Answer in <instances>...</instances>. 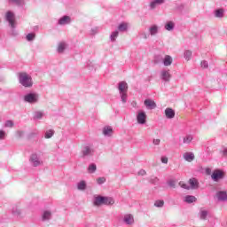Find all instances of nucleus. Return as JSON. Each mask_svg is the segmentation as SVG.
Listing matches in <instances>:
<instances>
[{
    "label": "nucleus",
    "mask_w": 227,
    "mask_h": 227,
    "mask_svg": "<svg viewBox=\"0 0 227 227\" xmlns=\"http://www.w3.org/2000/svg\"><path fill=\"white\" fill-rule=\"evenodd\" d=\"M183 157L187 162H192V160H194V153L192 152L184 153Z\"/></svg>",
    "instance_id": "nucleus-9"
},
{
    "label": "nucleus",
    "mask_w": 227,
    "mask_h": 227,
    "mask_svg": "<svg viewBox=\"0 0 227 227\" xmlns=\"http://www.w3.org/2000/svg\"><path fill=\"white\" fill-rule=\"evenodd\" d=\"M42 116H43L42 113L38 112L35 114V118H36L37 120H40V118H42Z\"/></svg>",
    "instance_id": "nucleus-42"
},
{
    "label": "nucleus",
    "mask_w": 227,
    "mask_h": 227,
    "mask_svg": "<svg viewBox=\"0 0 227 227\" xmlns=\"http://www.w3.org/2000/svg\"><path fill=\"white\" fill-rule=\"evenodd\" d=\"M93 153V150L90 148L89 146L84 147L82 150V157H86V155H91Z\"/></svg>",
    "instance_id": "nucleus-19"
},
{
    "label": "nucleus",
    "mask_w": 227,
    "mask_h": 227,
    "mask_svg": "<svg viewBox=\"0 0 227 227\" xmlns=\"http://www.w3.org/2000/svg\"><path fill=\"white\" fill-rule=\"evenodd\" d=\"M104 136H113V128L106 126L103 129Z\"/></svg>",
    "instance_id": "nucleus-18"
},
{
    "label": "nucleus",
    "mask_w": 227,
    "mask_h": 227,
    "mask_svg": "<svg viewBox=\"0 0 227 227\" xmlns=\"http://www.w3.org/2000/svg\"><path fill=\"white\" fill-rule=\"evenodd\" d=\"M31 162L33 164V166L36 167V166H42V164H43V161H41L39 159H38V156L36 154H33L31 156Z\"/></svg>",
    "instance_id": "nucleus-7"
},
{
    "label": "nucleus",
    "mask_w": 227,
    "mask_h": 227,
    "mask_svg": "<svg viewBox=\"0 0 227 227\" xmlns=\"http://www.w3.org/2000/svg\"><path fill=\"white\" fill-rule=\"evenodd\" d=\"M150 34L152 35V36H153V35H157L158 31H159V27L156 25H153V27H151L149 28Z\"/></svg>",
    "instance_id": "nucleus-22"
},
{
    "label": "nucleus",
    "mask_w": 227,
    "mask_h": 227,
    "mask_svg": "<svg viewBox=\"0 0 227 227\" xmlns=\"http://www.w3.org/2000/svg\"><path fill=\"white\" fill-rule=\"evenodd\" d=\"M173 63V59L169 55H166L163 59V65L165 67H170V65Z\"/></svg>",
    "instance_id": "nucleus-14"
},
{
    "label": "nucleus",
    "mask_w": 227,
    "mask_h": 227,
    "mask_svg": "<svg viewBox=\"0 0 227 227\" xmlns=\"http://www.w3.org/2000/svg\"><path fill=\"white\" fill-rule=\"evenodd\" d=\"M161 162H162L163 164H168V157H162V158H161Z\"/></svg>",
    "instance_id": "nucleus-44"
},
{
    "label": "nucleus",
    "mask_w": 227,
    "mask_h": 227,
    "mask_svg": "<svg viewBox=\"0 0 227 227\" xmlns=\"http://www.w3.org/2000/svg\"><path fill=\"white\" fill-rule=\"evenodd\" d=\"M54 136V130L53 129H48L44 135L45 139H51Z\"/></svg>",
    "instance_id": "nucleus-25"
},
{
    "label": "nucleus",
    "mask_w": 227,
    "mask_h": 227,
    "mask_svg": "<svg viewBox=\"0 0 227 227\" xmlns=\"http://www.w3.org/2000/svg\"><path fill=\"white\" fill-rule=\"evenodd\" d=\"M180 187H182L183 189H191V187H189V185L185 184V183L184 182H180L179 183Z\"/></svg>",
    "instance_id": "nucleus-38"
},
{
    "label": "nucleus",
    "mask_w": 227,
    "mask_h": 227,
    "mask_svg": "<svg viewBox=\"0 0 227 227\" xmlns=\"http://www.w3.org/2000/svg\"><path fill=\"white\" fill-rule=\"evenodd\" d=\"M174 27H175V23H173V21H169L165 25V29H167V31H173Z\"/></svg>",
    "instance_id": "nucleus-23"
},
{
    "label": "nucleus",
    "mask_w": 227,
    "mask_h": 227,
    "mask_svg": "<svg viewBox=\"0 0 227 227\" xmlns=\"http://www.w3.org/2000/svg\"><path fill=\"white\" fill-rule=\"evenodd\" d=\"M137 123L145 125L146 123V114L145 112H139L137 116Z\"/></svg>",
    "instance_id": "nucleus-4"
},
{
    "label": "nucleus",
    "mask_w": 227,
    "mask_h": 227,
    "mask_svg": "<svg viewBox=\"0 0 227 227\" xmlns=\"http://www.w3.org/2000/svg\"><path fill=\"white\" fill-rule=\"evenodd\" d=\"M189 184L191 185L192 189H198V180H196L195 178L190 179Z\"/></svg>",
    "instance_id": "nucleus-21"
},
{
    "label": "nucleus",
    "mask_w": 227,
    "mask_h": 227,
    "mask_svg": "<svg viewBox=\"0 0 227 227\" xmlns=\"http://www.w3.org/2000/svg\"><path fill=\"white\" fill-rule=\"evenodd\" d=\"M5 127H9V128L13 127V121H6Z\"/></svg>",
    "instance_id": "nucleus-41"
},
{
    "label": "nucleus",
    "mask_w": 227,
    "mask_h": 227,
    "mask_svg": "<svg viewBox=\"0 0 227 227\" xmlns=\"http://www.w3.org/2000/svg\"><path fill=\"white\" fill-rule=\"evenodd\" d=\"M138 175H146V171H145V170H140L139 172H138Z\"/></svg>",
    "instance_id": "nucleus-47"
},
{
    "label": "nucleus",
    "mask_w": 227,
    "mask_h": 227,
    "mask_svg": "<svg viewBox=\"0 0 227 227\" xmlns=\"http://www.w3.org/2000/svg\"><path fill=\"white\" fill-rule=\"evenodd\" d=\"M88 171L89 173H95V171H97V165L95 164L90 165L88 168Z\"/></svg>",
    "instance_id": "nucleus-28"
},
{
    "label": "nucleus",
    "mask_w": 227,
    "mask_h": 227,
    "mask_svg": "<svg viewBox=\"0 0 227 227\" xmlns=\"http://www.w3.org/2000/svg\"><path fill=\"white\" fill-rule=\"evenodd\" d=\"M185 203H194L196 201V197L192 195H187L184 197Z\"/></svg>",
    "instance_id": "nucleus-20"
},
{
    "label": "nucleus",
    "mask_w": 227,
    "mask_h": 227,
    "mask_svg": "<svg viewBox=\"0 0 227 227\" xmlns=\"http://www.w3.org/2000/svg\"><path fill=\"white\" fill-rule=\"evenodd\" d=\"M118 37V31H115L114 32L112 35H111V40L113 42H114V40H116V38Z\"/></svg>",
    "instance_id": "nucleus-35"
},
{
    "label": "nucleus",
    "mask_w": 227,
    "mask_h": 227,
    "mask_svg": "<svg viewBox=\"0 0 227 227\" xmlns=\"http://www.w3.org/2000/svg\"><path fill=\"white\" fill-rule=\"evenodd\" d=\"M215 15L217 18H223L224 16V10H223V9L216 10L215 12Z\"/></svg>",
    "instance_id": "nucleus-26"
},
{
    "label": "nucleus",
    "mask_w": 227,
    "mask_h": 227,
    "mask_svg": "<svg viewBox=\"0 0 227 227\" xmlns=\"http://www.w3.org/2000/svg\"><path fill=\"white\" fill-rule=\"evenodd\" d=\"M200 67H201L202 68H208V63H207V61H202V62L200 63Z\"/></svg>",
    "instance_id": "nucleus-40"
},
{
    "label": "nucleus",
    "mask_w": 227,
    "mask_h": 227,
    "mask_svg": "<svg viewBox=\"0 0 227 227\" xmlns=\"http://www.w3.org/2000/svg\"><path fill=\"white\" fill-rule=\"evenodd\" d=\"M223 153H224V155L227 154V149H225V150L223 151Z\"/></svg>",
    "instance_id": "nucleus-48"
},
{
    "label": "nucleus",
    "mask_w": 227,
    "mask_h": 227,
    "mask_svg": "<svg viewBox=\"0 0 227 227\" xmlns=\"http://www.w3.org/2000/svg\"><path fill=\"white\" fill-rule=\"evenodd\" d=\"M20 84L24 86V88H31L33 86V78L27 73L19 74Z\"/></svg>",
    "instance_id": "nucleus-1"
},
{
    "label": "nucleus",
    "mask_w": 227,
    "mask_h": 227,
    "mask_svg": "<svg viewBox=\"0 0 227 227\" xmlns=\"http://www.w3.org/2000/svg\"><path fill=\"white\" fill-rule=\"evenodd\" d=\"M6 20L11 24V27H15V18L13 17V13L8 12L6 13Z\"/></svg>",
    "instance_id": "nucleus-8"
},
{
    "label": "nucleus",
    "mask_w": 227,
    "mask_h": 227,
    "mask_svg": "<svg viewBox=\"0 0 227 227\" xmlns=\"http://www.w3.org/2000/svg\"><path fill=\"white\" fill-rule=\"evenodd\" d=\"M128 89H129V86L125 82H121L119 83V90L121 91V93L127 92Z\"/></svg>",
    "instance_id": "nucleus-17"
},
{
    "label": "nucleus",
    "mask_w": 227,
    "mask_h": 227,
    "mask_svg": "<svg viewBox=\"0 0 227 227\" xmlns=\"http://www.w3.org/2000/svg\"><path fill=\"white\" fill-rule=\"evenodd\" d=\"M170 185H171L172 187H175V184H174L173 183H170Z\"/></svg>",
    "instance_id": "nucleus-49"
},
{
    "label": "nucleus",
    "mask_w": 227,
    "mask_h": 227,
    "mask_svg": "<svg viewBox=\"0 0 227 227\" xmlns=\"http://www.w3.org/2000/svg\"><path fill=\"white\" fill-rule=\"evenodd\" d=\"M207 215H208V213L207 211L203 210L200 212V219H207Z\"/></svg>",
    "instance_id": "nucleus-34"
},
{
    "label": "nucleus",
    "mask_w": 227,
    "mask_h": 227,
    "mask_svg": "<svg viewBox=\"0 0 227 227\" xmlns=\"http://www.w3.org/2000/svg\"><path fill=\"white\" fill-rule=\"evenodd\" d=\"M192 56V51L187 50L185 52H184V57H185V59H187V61H189V59H191V57Z\"/></svg>",
    "instance_id": "nucleus-31"
},
{
    "label": "nucleus",
    "mask_w": 227,
    "mask_h": 227,
    "mask_svg": "<svg viewBox=\"0 0 227 227\" xmlns=\"http://www.w3.org/2000/svg\"><path fill=\"white\" fill-rule=\"evenodd\" d=\"M70 17L69 16H64L62 18H60V20H59V24L60 26H65L67 24H70Z\"/></svg>",
    "instance_id": "nucleus-13"
},
{
    "label": "nucleus",
    "mask_w": 227,
    "mask_h": 227,
    "mask_svg": "<svg viewBox=\"0 0 227 227\" xmlns=\"http://www.w3.org/2000/svg\"><path fill=\"white\" fill-rule=\"evenodd\" d=\"M165 116L168 118V120L175 118V110H173V108H166Z\"/></svg>",
    "instance_id": "nucleus-10"
},
{
    "label": "nucleus",
    "mask_w": 227,
    "mask_h": 227,
    "mask_svg": "<svg viewBox=\"0 0 227 227\" xmlns=\"http://www.w3.org/2000/svg\"><path fill=\"white\" fill-rule=\"evenodd\" d=\"M51 213L50 211H45L43 215V221H48L51 219Z\"/></svg>",
    "instance_id": "nucleus-27"
},
{
    "label": "nucleus",
    "mask_w": 227,
    "mask_h": 227,
    "mask_svg": "<svg viewBox=\"0 0 227 227\" xmlns=\"http://www.w3.org/2000/svg\"><path fill=\"white\" fill-rule=\"evenodd\" d=\"M11 3H15L16 4H19L20 3V0H9Z\"/></svg>",
    "instance_id": "nucleus-46"
},
{
    "label": "nucleus",
    "mask_w": 227,
    "mask_h": 227,
    "mask_svg": "<svg viewBox=\"0 0 227 227\" xmlns=\"http://www.w3.org/2000/svg\"><path fill=\"white\" fill-rule=\"evenodd\" d=\"M6 136V133L4 130H0V139H3Z\"/></svg>",
    "instance_id": "nucleus-43"
},
{
    "label": "nucleus",
    "mask_w": 227,
    "mask_h": 227,
    "mask_svg": "<svg viewBox=\"0 0 227 227\" xmlns=\"http://www.w3.org/2000/svg\"><path fill=\"white\" fill-rule=\"evenodd\" d=\"M124 223H126V224H133L134 223V216L130 214L126 215L124 216Z\"/></svg>",
    "instance_id": "nucleus-16"
},
{
    "label": "nucleus",
    "mask_w": 227,
    "mask_h": 227,
    "mask_svg": "<svg viewBox=\"0 0 227 227\" xmlns=\"http://www.w3.org/2000/svg\"><path fill=\"white\" fill-rule=\"evenodd\" d=\"M211 177L215 182H217L218 180L224 178V172H223V170H215L211 175Z\"/></svg>",
    "instance_id": "nucleus-3"
},
{
    "label": "nucleus",
    "mask_w": 227,
    "mask_h": 227,
    "mask_svg": "<svg viewBox=\"0 0 227 227\" xmlns=\"http://www.w3.org/2000/svg\"><path fill=\"white\" fill-rule=\"evenodd\" d=\"M191 141H192V137H191V136H187L184 138V143L186 145H189V143H191Z\"/></svg>",
    "instance_id": "nucleus-33"
},
{
    "label": "nucleus",
    "mask_w": 227,
    "mask_h": 227,
    "mask_svg": "<svg viewBox=\"0 0 227 227\" xmlns=\"http://www.w3.org/2000/svg\"><path fill=\"white\" fill-rule=\"evenodd\" d=\"M65 49H67V43H59L58 49H57L58 52H63V51H65Z\"/></svg>",
    "instance_id": "nucleus-24"
},
{
    "label": "nucleus",
    "mask_w": 227,
    "mask_h": 227,
    "mask_svg": "<svg viewBox=\"0 0 227 227\" xmlns=\"http://www.w3.org/2000/svg\"><path fill=\"white\" fill-rule=\"evenodd\" d=\"M144 104L147 107V109H155V107H157V104L152 99H145L144 101Z\"/></svg>",
    "instance_id": "nucleus-6"
},
{
    "label": "nucleus",
    "mask_w": 227,
    "mask_h": 227,
    "mask_svg": "<svg viewBox=\"0 0 227 227\" xmlns=\"http://www.w3.org/2000/svg\"><path fill=\"white\" fill-rule=\"evenodd\" d=\"M78 189L79 191H84L86 189V182L82 181L78 184Z\"/></svg>",
    "instance_id": "nucleus-29"
},
{
    "label": "nucleus",
    "mask_w": 227,
    "mask_h": 227,
    "mask_svg": "<svg viewBox=\"0 0 227 227\" xmlns=\"http://www.w3.org/2000/svg\"><path fill=\"white\" fill-rule=\"evenodd\" d=\"M153 145H160V139H154Z\"/></svg>",
    "instance_id": "nucleus-45"
},
{
    "label": "nucleus",
    "mask_w": 227,
    "mask_h": 227,
    "mask_svg": "<svg viewBox=\"0 0 227 227\" xmlns=\"http://www.w3.org/2000/svg\"><path fill=\"white\" fill-rule=\"evenodd\" d=\"M129 27V25H127V23H121V25H119V31H127V27Z\"/></svg>",
    "instance_id": "nucleus-30"
},
{
    "label": "nucleus",
    "mask_w": 227,
    "mask_h": 227,
    "mask_svg": "<svg viewBox=\"0 0 227 227\" xmlns=\"http://www.w3.org/2000/svg\"><path fill=\"white\" fill-rule=\"evenodd\" d=\"M95 207H102V205H114V200L111 197L98 196L94 200Z\"/></svg>",
    "instance_id": "nucleus-2"
},
{
    "label": "nucleus",
    "mask_w": 227,
    "mask_h": 227,
    "mask_svg": "<svg viewBox=\"0 0 227 227\" xmlns=\"http://www.w3.org/2000/svg\"><path fill=\"white\" fill-rule=\"evenodd\" d=\"M216 197L220 201H225L227 200V193L226 192H218Z\"/></svg>",
    "instance_id": "nucleus-15"
},
{
    "label": "nucleus",
    "mask_w": 227,
    "mask_h": 227,
    "mask_svg": "<svg viewBox=\"0 0 227 227\" xmlns=\"http://www.w3.org/2000/svg\"><path fill=\"white\" fill-rule=\"evenodd\" d=\"M161 79L166 82H169V81L171 80V74H169V71H162Z\"/></svg>",
    "instance_id": "nucleus-11"
},
{
    "label": "nucleus",
    "mask_w": 227,
    "mask_h": 227,
    "mask_svg": "<svg viewBox=\"0 0 227 227\" xmlns=\"http://www.w3.org/2000/svg\"><path fill=\"white\" fill-rule=\"evenodd\" d=\"M154 206L158 207H164V200H156Z\"/></svg>",
    "instance_id": "nucleus-32"
},
{
    "label": "nucleus",
    "mask_w": 227,
    "mask_h": 227,
    "mask_svg": "<svg viewBox=\"0 0 227 227\" xmlns=\"http://www.w3.org/2000/svg\"><path fill=\"white\" fill-rule=\"evenodd\" d=\"M164 3H165V0H153L150 3L151 10H154V8L158 6V4H164Z\"/></svg>",
    "instance_id": "nucleus-12"
},
{
    "label": "nucleus",
    "mask_w": 227,
    "mask_h": 227,
    "mask_svg": "<svg viewBox=\"0 0 227 227\" xmlns=\"http://www.w3.org/2000/svg\"><path fill=\"white\" fill-rule=\"evenodd\" d=\"M38 100V97L36 94H28L25 96V101L29 102L30 104H33Z\"/></svg>",
    "instance_id": "nucleus-5"
},
{
    "label": "nucleus",
    "mask_w": 227,
    "mask_h": 227,
    "mask_svg": "<svg viewBox=\"0 0 227 227\" xmlns=\"http://www.w3.org/2000/svg\"><path fill=\"white\" fill-rule=\"evenodd\" d=\"M122 102H127V92H121Z\"/></svg>",
    "instance_id": "nucleus-36"
},
{
    "label": "nucleus",
    "mask_w": 227,
    "mask_h": 227,
    "mask_svg": "<svg viewBox=\"0 0 227 227\" xmlns=\"http://www.w3.org/2000/svg\"><path fill=\"white\" fill-rule=\"evenodd\" d=\"M35 38V34H28L27 35V40L28 41V42H31V40H33Z\"/></svg>",
    "instance_id": "nucleus-39"
},
{
    "label": "nucleus",
    "mask_w": 227,
    "mask_h": 227,
    "mask_svg": "<svg viewBox=\"0 0 227 227\" xmlns=\"http://www.w3.org/2000/svg\"><path fill=\"white\" fill-rule=\"evenodd\" d=\"M98 184H105L106 183V177H98L97 179Z\"/></svg>",
    "instance_id": "nucleus-37"
}]
</instances>
